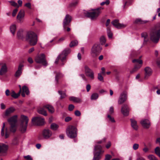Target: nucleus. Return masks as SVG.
<instances>
[{"instance_id": "obj_1", "label": "nucleus", "mask_w": 160, "mask_h": 160, "mask_svg": "<svg viewBox=\"0 0 160 160\" xmlns=\"http://www.w3.org/2000/svg\"><path fill=\"white\" fill-rule=\"evenodd\" d=\"M150 36L153 42H158L160 38V23L157 24L150 30Z\"/></svg>"}, {"instance_id": "obj_2", "label": "nucleus", "mask_w": 160, "mask_h": 160, "mask_svg": "<svg viewBox=\"0 0 160 160\" xmlns=\"http://www.w3.org/2000/svg\"><path fill=\"white\" fill-rule=\"evenodd\" d=\"M26 39L29 42L30 45L31 46L36 45L38 41L37 35L34 32L32 31L27 32Z\"/></svg>"}, {"instance_id": "obj_3", "label": "nucleus", "mask_w": 160, "mask_h": 160, "mask_svg": "<svg viewBox=\"0 0 160 160\" xmlns=\"http://www.w3.org/2000/svg\"><path fill=\"white\" fill-rule=\"evenodd\" d=\"M66 133L68 137L71 138H74L77 136V129L75 126L70 125L66 129Z\"/></svg>"}, {"instance_id": "obj_4", "label": "nucleus", "mask_w": 160, "mask_h": 160, "mask_svg": "<svg viewBox=\"0 0 160 160\" xmlns=\"http://www.w3.org/2000/svg\"><path fill=\"white\" fill-rule=\"evenodd\" d=\"M102 49V48L99 44L95 43L93 44L91 48L90 51L91 57L93 58H96L100 53Z\"/></svg>"}, {"instance_id": "obj_5", "label": "nucleus", "mask_w": 160, "mask_h": 160, "mask_svg": "<svg viewBox=\"0 0 160 160\" xmlns=\"http://www.w3.org/2000/svg\"><path fill=\"white\" fill-rule=\"evenodd\" d=\"M21 123L20 125L19 130L22 133L26 130L28 119L27 116L22 115L21 116Z\"/></svg>"}, {"instance_id": "obj_6", "label": "nucleus", "mask_w": 160, "mask_h": 160, "mask_svg": "<svg viewBox=\"0 0 160 160\" xmlns=\"http://www.w3.org/2000/svg\"><path fill=\"white\" fill-rule=\"evenodd\" d=\"M103 8L100 7L94 10V11L92 12H88L85 13V15L87 17L90 18L92 20L96 19L101 13V10Z\"/></svg>"}, {"instance_id": "obj_7", "label": "nucleus", "mask_w": 160, "mask_h": 160, "mask_svg": "<svg viewBox=\"0 0 160 160\" xmlns=\"http://www.w3.org/2000/svg\"><path fill=\"white\" fill-rule=\"evenodd\" d=\"M70 52V49L69 48L64 49L62 53L58 56L55 61V63L57 64L59 60L62 62L66 59V57Z\"/></svg>"}, {"instance_id": "obj_8", "label": "nucleus", "mask_w": 160, "mask_h": 160, "mask_svg": "<svg viewBox=\"0 0 160 160\" xmlns=\"http://www.w3.org/2000/svg\"><path fill=\"white\" fill-rule=\"evenodd\" d=\"M35 61L37 63H41L43 66L46 67L48 65L44 54L42 53L37 55L35 57Z\"/></svg>"}, {"instance_id": "obj_9", "label": "nucleus", "mask_w": 160, "mask_h": 160, "mask_svg": "<svg viewBox=\"0 0 160 160\" xmlns=\"http://www.w3.org/2000/svg\"><path fill=\"white\" fill-rule=\"evenodd\" d=\"M132 62L134 63L135 66L133 69L130 71L131 73H133L138 70L142 66V61L140 59H134Z\"/></svg>"}, {"instance_id": "obj_10", "label": "nucleus", "mask_w": 160, "mask_h": 160, "mask_svg": "<svg viewBox=\"0 0 160 160\" xmlns=\"http://www.w3.org/2000/svg\"><path fill=\"white\" fill-rule=\"evenodd\" d=\"M85 73L87 76L90 78L91 79H94V73L92 70L87 65L84 67Z\"/></svg>"}, {"instance_id": "obj_11", "label": "nucleus", "mask_w": 160, "mask_h": 160, "mask_svg": "<svg viewBox=\"0 0 160 160\" xmlns=\"http://www.w3.org/2000/svg\"><path fill=\"white\" fill-rule=\"evenodd\" d=\"M32 122L33 123L38 125H42L44 123V119L40 117H35L32 119Z\"/></svg>"}, {"instance_id": "obj_12", "label": "nucleus", "mask_w": 160, "mask_h": 160, "mask_svg": "<svg viewBox=\"0 0 160 160\" xmlns=\"http://www.w3.org/2000/svg\"><path fill=\"white\" fill-rule=\"evenodd\" d=\"M72 19V17L69 14H67L63 22V26L64 29H65L66 27L69 25Z\"/></svg>"}, {"instance_id": "obj_13", "label": "nucleus", "mask_w": 160, "mask_h": 160, "mask_svg": "<svg viewBox=\"0 0 160 160\" xmlns=\"http://www.w3.org/2000/svg\"><path fill=\"white\" fill-rule=\"evenodd\" d=\"M7 145L2 143H0V154L1 156H4L7 153L8 149Z\"/></svg>"}, {"instance_id": "obj_14", "label": "nucleus", "mask_w": 160, "mask_h": 160, "mask_svg": "<svg viewBox=\"0 0 160 160\" xmlns=\"http://www.w3.org/2000/svg\"><path fill=\"white\" fill-rule=\"evenodd\" d=\"M127 99V93L125 91H123L120 94L118 100V104H121L124 102Z\"/></svg>"}, {"instance_id": "obj_15", "label": "nucleus", "mask_w": 160, "mask_h": 160, "mask_svg": "<svg viewBox=\"0 0 160 160\" xmlns=\"http://www.w3.org/2000/svg\"><path fill=\"white\" fill-rule=\"evenodd\" d=\"M121 112L124 116H128L129 112V109L128 106L126 104H124L121 108Z\"/></svg>"}, {"instance_id": "obj_16", "label": "nucleus", "mask_w": 160, "mask_h": 160, "mask_svg": "<svg viewBox=\"0 0 160 160\" xmlns=\"http://www.w3.org/2000/svg\"><path fill=\"white\" fill-rule=\"evenodd\" d=\"M42 134L43 137L45 139L49 138L52 135L51 131L49 129H44L42 132Z\"/></svg>"}, {"instance_id": "obj_17", "label": "nucleus", "mask_w": 160, "mask_h": 160, "mask_svg": "<svg viewBox=\"0 0 160 160\" xmlns=\"http://www.w3.org/2000/svg\"><path fill=\"white\" fill-rule=\"evenodd\" d=\"M141 123L142 126L145 128H148L150 126L149 121L147 119L142 120L141 121Z\"/></svg>"}, {"instance_id": "obj_18", "label": "nucleus", "mask_w": 160, "mask_h": 160, "mask_svg": "<svg viewBox=\"0 0 160 160\" xmlns=\"http://www.w3.org/2000/svg\"><path fill=\"white\" fill-rule=\"evenodd\" d=\"M17 116L14 115L9 118L8 121L10 125L16 124L17 122Z\"/></svg>"}, {"instance_id": "obj_19", "label": "nucleus", "mask_w": 160, "mask_h": 160, "mask_svg": "<svg viewBox=\"0 0 160 160\" xmlns=\"http://www.w3.org/2000/svg\"><path fill=\"white\" fill-rule=\"evenodd\" d=\"M145 72V78L147 79L152 73V70L149 67H147L144 69Z\"/></svg>"}, {"instance_id": "obj_20", "label": "nucleus", "mask_w": 160, "mask_h": 160, "mask_svg": "<svg viewBox=\"0 0 160 160\" xmlns=\"http://www.w3.org/2000/svg\"><path fill=\"white\" fill-rule=\"evenodd\" d=\"M23 65L22 64H20L19 65L18 70L16 72L15 74V76L17 77H19L22 73V71L23 70Z\"/></svg>"}, {"instance_id": "obj_21", "label": "nucleus", "mask_w": 160, "mask_h": 160, "mask_svg": "<svg viewBox=\"0 0 160 160\" xmlns=\"http://www.w3.org/2000/svg\"><path fill=\"white\" fill-rule=\"evenodd\" d=\"M24 11L23 10H21L19 12L17 16V19L18 20L19 22H22V19L24 16Z\"/></svg>"}, {"instance_id": "obj_22", "label": "nucleus", "mask_w": 160, "mask_h": 160, "mask_svg": "<svg viewBox=\"0 0 160 160\" xmlns=\"http://www.w3.org/2000/svg\"><path fill=\"white\" fill-rule=\"evenodd\" d=\"M131 122V125L133 129L135 130H137L138 128V126L137 125V121L133 118L130 119Z\"/></svg>"}, {"instance_id": "obj_23", "label": "nucleus", "mask_w": 160, "mask_h": 160, "mask_svg": "<svg viewBox=\"0 0 160 160\" xmlns=\"http://www.w3.org/2000/svg\"><path fill=\"white\" fill-rule=\"evenodd\" d=\"M7 71V68L5 64H3L0 70V75H2L5 74Z\"/></svg>"}, {"instance_id": "obj_24", "label": "nucleus", "mask_w": 160, "mask_h": 160, "mask_svg": "<svg viewBox=\"0 0 160 160\" xmlns=\"http://www.w3.org/2000/svg\"><path fill=\"white\" fill-rule=\"evenodd\" d=\"M14 108L13 107H11L6 110L5 115L6 116H9L11 113H12L15 111Z\"/></svg>"}, {"instance_id": "obj_25", "label": "nucleus", "mask_w": 160, "mask_h": 160, "mask_svg": "<svg viewBox=\"0 0 160 160\" xmlns=\"http://www.w3.org/2000/svg\"><path fill=\"white\" fill-rule=\"evenodd\" d=\"M141 37L143 38L144 43H146L149 41V38L146 32H143L141 34Z\"/></svg>"}, {"instance_id": "obj_26", "label": "nucleus", "mask_w": 160, "mask_h": 160, "mask_svg": "<svg viewBox=\"0 0 160 160\" xmlns=\"http://www.w3.org/2000/svg\"><path fill=\"white\" fill-rule=\"evenodd\" d=\"M69 100L76 103H80L82 102V100L80 98L73 96L69 97Z\"/></svg>"}, {"instance_id": "obj_27", "label": "nucleus", "mask_w": 160, "mask_h": 160, "mask_svg": "<svg viewBox=\"0 0 160 160\" xmlns=\"http://www.w3.org/2000/svg\"><path fill=\"white\" fill-rule=\"evenodd\" d=\"M24 32L22 30H20L18 32L17 36L19 39H23L24 38Z\"/></svg>"}, {"instance_id": "obj_28", "label": "nucleus", "mask_w": 160, "mask_h": 160, "mask_svg": "<svg viewBox=\"0 0 160 160\" xmlns=\"http://www.w3.org/2000/svg\"><path fill=\"white\" fill-rule=\"evenodd\" d=\"M5 127V123L3 122V126L1 129V135L2 136H4L5 138H8L9 136V134H8L7 132H6L5 135H4V128Z\"/></svg>"}, {"instance_id": "obj_29", "label": "nucleus", "mask_w": 160, "mask_h": 160, "mask_svg": "<svg viewBox=\"0 0 160 160\" xmlns=\"http://www.w3.org/2000/svg\"><path fill=\"white\" fill-rule=\"evenodd\" d=\"M54 73H56V75L55 77V81L57 83H58V79L60 78L63 77L64 75L60 72H54Z\"/></svg>"}, {"instance_id": "obj_30", "label": "nucleus", "mask_w": 160, "mask_h": 160, "mask_svg": "<svg viewBox=\"0 0 160 160\" xmlns=\"http://www.w3.org/2000/svg\"><path fill=\"white\" fill-rule=\"evenodd\" d=\"M45 107L44 106L42 108H40L38 109V111L39 114H42L45 116H47V113L46 111L44 110V108Z\"/></svg>"}, {"instance_id": "obj_31", "label": "nucleus", "mask_w": 160, "mask_h": 160, "mask_svg": "<svg viewBox=\"0 0 160 160\" xmlns=\"http://www.w3.org/2000/svg\"><path fill=\"white\" fill-rule=\"evenodd\" d=\"M21 93V91H19L18 93H16L14 91L12 90L10 93V95L12 98H17L20 96Z\"/></svg>"}, {"instance_id": "obj_32", "label": "nucleus", "mask_w": 160, "mask_h": 160, "mask_svg": "<svg viewBox=\"0 0 160 160\" xmlns=\"http://www.w3.org/2000/svg\"><path fill=\"white\" fill-rule=\"evenodd\" d=\"M44 107L47 108L49 112L51 113H53L54 112V109L53 107L50 105H47L44 106Z\"/></svg>"}, {"instance_id": "obj_33", "label": "nucleus", "mask_w": 160, "mask_h": 160, "mask_svg": "<svg viewBox=\"0 0 160 160\" xmlns=\"http://www.w3.org/2000/svg\"><path fill=\"white\" fill-rule=\"evenodd\" d=\"M16 29V26L15 24H12L10 26V32L13 35L15 34Z\"/></svg>"}, {"instance_id": "obj_34", "label": "nucleus", "mask_w": 160, "mask_h": 160, "mask_svg": "<svg viewBox=\"0 0 160 160\" xmlns=\"http://www.w3.org/2000/svg\"><path fill=\"white\" fill-rule=\"evenodd\" d=\"M100 152H94L93 160H99L100 158Z\"/></svg>"}, {"instance_id": "obj_35", "label": "nucleus", "mask_w": 160, "mask_h": 160, "mask_svg": "<svg viewBox=\"0 0 160 160\" xmlns=\"http://www.w3.org/2000/svg\"><path fill=\"white\" fill-rule=\"evenodd\" d=\"M58 125L55 123H53L51 125L50 128L53 130H56L58 129Z\"/></svg>"}, {"instance_id": "obj_36", "label": "nucleus", "mask_w": 160, "mask_h": 160, "mask_svg": "<svg viewBox=\"0 0 160 160\" xmlns=\"http://www.w3.org/2000/svg\"><path fill=\"white\" fill-rule=\"evenodd\" d=\"M22 92H25L27 95H28L29 93L28 89L26 86H24L22 87Z\"/></svg>"}, {"instance_id": "obj_37", "label": "nucleus", "mask_w": 160, "mask_h": 160, "mask_svg": "<svg viewBox=\"0 0 160 160\" xmlns=\"http://www.w3.org/2000/svg\"><path fill=\"white\" fill-rule=\"evenodd\" d=\"M101 148L102 147L100 145H96L94 147V151L96 152L97 151V152H100V153H101Z\"/></svg>"}, {"instance_id": "obj_38", "label": "nucleus", "mask_w": 160, "mask_h": 160, "mask_svg": "<svg viewBox=\"0 0 160 160\" xmlns=\"http://www.w3.org/2000/svg\"><path fill=\"white\" fill-rule=\"evenodd\" d=\"M98 97V94L96 93H93L91 96V99L92 100L97 99Z\"/></svg>"}, {"instance_id": "obj_39", "label": "nucleus", "mask_w": 160, "mask_h": 160, "mask_svg": "<svg viewBox=\"0 0 160 160\" xmlns=\"http://www.w3.org/2000/svg\"><path fill=\"white\" fill-rule=\"evenodd\" d=\"M78 44V42L76 40H75L72 41L69 44V46L70 47L75 46L77 45Z\"/></svg>"}, {"instance_id": "obj_40", "label": "nucleus", "mask_w": 160, "mask_h": 160, "mask_svg": "<svg viewBox=\"0 0 160 160\" xmlns=\"http://www.w3.org/2000/svg\"><path fill=\"white\" fill-rule=\"evenodd\" d=\"M107 32L108 38H112V33L111 32L110 28L109 27L107 28Z\"/></svg>"}, {"instance_id": "obj_41", "label": "nucleus", "mask_w": 160, "mask_h": 160, "mask_svg": "<svg viewBox=\"0 0 160 160\" xmlns=\"http://www.w3.org/2000/svg\"><path fill=\"white\" fill-rule=\"evenodd\" d=\"M58 92L60 95V98L61 99L64 98L66 96L65 93L61 91H58Z\"/></svg>"}, {"instance_id": "obj_42", "label": "nucleus", "mask_w": 160, "mask_h": 160, "mask_svg": "<svg viewBox=\"0 0 160 160\" xmlns=\"http://www.w3.org/2000/svg\"><path fill=\"white\" fill-rule=\"evenodd\" d=\"M155 153L160 157V148L158 147H157L155 149Z\"/></svg>"}, {"instance_id": "obj_43", "label": "nucleus", "mask_w": 160, "mask_h": 160, "mask_svg": "<svg viewBox=\"0 0 160 160\" xmlns=\"http://www.w3.org/2000/svg\"><path fill=\"white\" fill-rule=\"evenodd\" d=\"M16 124H12V125H11V127L10 128V130L12 132H15L16 131Z\"/></svg>"}, {"instance_id": "obj_44", "label": "nucleus", "mask_w": 160, "mask_h": 160, "mask_svg": "<svg viewBox=\"0 0 160 160\" xmlns=\"http://www.w3.org/2000/svg\"><path fill=\"white\" fill-rule=\"evenodd\" d=\"M126 27V25L120 23L118 22V25H116L115 27L118 29H120L124 28Z\"/></svg>"}, {"instance_id": "obj_45", "label": "nucleus", "mask_w": 160, "mask_h": 160, "mask_svg": "<svg viewBox=\"0 0 160 160\" xmlns=\"http://www.w3.org/2000/svg\"><path fill=\"white\" fill-rule=\"evenodd\" d=\"M148 158L149 160H158L156 158L152 155H150L148 156Z\"/></svg>"}, {"instance_id": "obj_46", "label": "nucleus", "mask_w": 160, "mask_h": 160, "mask_svg": "<svg viewBox=\"0 0 160 160\" xmlns=\"http://www.w3.org/2000/svg\"><path fill=\"white\" fill-rule=\"evenodd\" d=\"M100 41L102 45L104 44L106 42V39L103 36H102L100 39Z\"/></svg>"}, {"instance_id": "obj_47", "label": "nucleus", "mask_w": 160, "mask_h": 160, "mask_svg": "<svg viewBox=\"0 0 160 160\" xmlns=\"http://www.w3.org/2000/svg\"><path fill=\"white\" fill-rule=\"evenodd\" d=\"M98 79L101 81H103V78L102 75V74L101 73H99L98 74Z\"/></svg>"}, {"instance_id": "obj_48", "label": "nucleus", "mask_w": 160, "mask_h": 160, "mask_svg": "<svg viewBox=\"0 0 160 160\" xmlns=\"http://www.w3.org/2000/svg\"><path fill=\"white\" fill-rule=\"evenodd\" d=\"M79 1L77 0L75 2H73L71 3L69 6L70 7H74L77 5Z\"/></svg>"}, {"instance_id": "obj_49", "label": "nucleus", "mask_w": 160, "mask_h": 160, "mask_svg": "<svg viewBox=\"0 0 160 160\" xmlns=\"http://www.w3.org/2000/svg\"><path fill=\"white\" fill-rule=\"evenodd\" d=\"M108 118L109 119V120L112 122H115V120L113 117H111L110 115H108Z\"/></svg>"}, {"instance_id": "obj_50", "label": "nucleus", "mask_w": 160, "mask_h": 160, "mask_svg": "<svg viewBox=\"0 0 160 160\" xmlns=\"http://www.w3.org/2000/svg\"><path fill=\"white\" fill-rule=\"evenodd\" d=\"M11 5L15 7H17L18 8L19 7V6L18 5L17 3L13 1H11L10 2Z\"/></svg>"}, {"instance_id": "obj_51", "label": "nucleus", "mask_w": 160, "mask_h": 160, "mask_svg": "<svg viewBox=\"0 0 160 160\" xmlns=\"http://www.w3.org/2000/svg\"><path fill=\"white\" fill-rule=\"evenodd\" d=\"M118 23V20H115L112 22V24L115 27L117 25Z\"/></svg>"}, {"instance_id": "obj_52", "label": "nucleus", "mask_w": 160, "mask_h": 160, "mask_svg": "<svg viewBox=\"0 0 160 160\" xmlns=\"http://www.w3.org/2000/svg\"><path fill=\"white\" fill-rule=\"evenodd\" d=\"M110 3V1L109 0H106L105 2H101L100 4V5L101 6H103L104 4H106L107 5H108Z\"/></svg>"}, {"instance_id": "obj_53", "label": "nucleus", "mask_w": 160, "mask_h": 160, "mask_svg": "<svg viewBox=\"0 0 160 160\" xmlns=\"http://www.w3.org/2000/svg\"><path fill=\"white\" fill-rule=\"evenodd\" d=\"M139 148V144L137 143H135L133 146V149L134 150H137Z\"/></svg>"}, {"instance_id": "obj_54", "label": "nucleus", "mask_w": 160, "mask_h": 160, "mask_svg": "<svg viewBox=\"0 0 160 160\" xmlns=\"http://www.w3.org/2000/svg\"><path fill=\"white\" fill-rule=\"evenodd\" d=\"M114 112V108L112 107H111L110 108L109 111V113L110 114H112Z\"/></svg>"}, {"instance_id": "obj_55", "label": "nucleus", "mask_w": 160, "mask_h": 160, "mask_svg": "<svg viewBox=\"0 0 160 160\" xmlns=\"http://www.w3.org/2000/svg\"><path fill=\"white\" fill-rule=\"evenodd\" d=\"M112 158V156L109 154H107L105 156L104 160H110Z\"/></svg>"}, {"instance_id": "obj_56", "label": "nucleus", "mask_w": 160, "mask_h": 160, "mask_svg": "<svg viewBox=\"0 0 160 160\" xmlns=\"http://www.w3.org/2000/svg\"><path fill=\"white\" fill-rule=\"evenodd\" d=\"M74 108V106L72 104H70L68 106V110L70 111H72Z\"/></svg>"}, {"instance_id": "obj_57", "label": "nucleus", "mask_w": 160, "mask_h": 160, "mask_svg": "<svg viewBox=\"0 0 160 160\" xmlns=\"http://www.w3.org/2000/svg\"><path fill=\"white\" fill-rule=\"evenodd\" d=\"M18 11V8H16L14 9L13 10L12 13V16L13 17H14L16 15V13H17V12Z\"/></svg>"}, {"instance_id": "obj_58", "label": "nucleus", "mask_w": 160, "mask_h": 160, "mask_svg": "<svg viewBox=\"0 0 160 160\" xmlns=\"http://www.w3.org/2000/svg\"><path fill=\"white\" fill-rule=\"evenodd\" d=\"M75 114L77 116H79L81 115V113L78 110H76L75 112Z\"/></svg>"}, {"instance_id": "obj_59", "label": "nucleus", "mask_w": 160, "mask_h": 160, "mask_svg": "<svg viewBox=\"0 0 160 160\" xmlns=\"http://www.w3.org/2000/svg\"><path fill=\"white\" fill-rule=\"evenodd\" d=\"M141 20L142 19L140 18H137L135 21L134 22L136 23L140 24Z\"/></svg>"}, {"instance_id": "obj_60", "label": "nucleus", "mask_w": 160, "mask_h": 160, "mask_svg": "<svg viewBox=\"0 0 160 160\" xmlns=\"http://www.w3.org/2000/svg\"><path fill=\"white\" fill-rule=\"evenodd\" d=\"M24 158H25L28 160H32V159L31 156L29 155L24 156Z\"/></svg>"}, {"instance_id": "obj_61", "label": "nucleus", "mask_w": 160, "mask_h": 160, "mask_svg": "<svg viewBox=\"0 0 160 160\" xmlns=\"http://www.w3.org/2000/svg\"><path fill=\"white\" fill-rule=\"evenodd\" d=\"M91 88V86L90 84H88L86 85V88L87 92H88L90 91Z\"/></svg>"}, {"instance_id": "obj_62", "label": "nucleus", "mask_w": 160, "mask_h": 160, "mask_svg": "<svg viewBox=\"0 0 160 160\" xmlns=\"http://www.w3.org/2000/svg\"><path fill=\"white\" fill-rule=\"evenodd\" d=\"M25 6L28 7L29 9H31V4L30 2H28L25 4Z\"/></svg>"}, {"instance_id": "obj_63", "label": "nucleus", "mask_w": 160, "mask_h": 160, "mask_svg": "<svg viewBox=\"0 0 160 160\" xmlns=\"http://www.w3.org/2000/svg\"><path fill=\"white\" fill-rule=\"evenodd\" d=\"M72 118L70 117H68L65 118V121L66 122H68L71 120Z\"/></svg>"}, {"instance_id": "obj_64", "label": "nucleus", "mask_w": 160, "mask_h": 160, "mask_svg": "<svg viewBox=\"0 0 160 160\" xmlns=\"http://www.w3.org/2000/svg\"><path fill=\"white\" fill-rule=\"evenodd\" d=\"M79 76L82 77V79L86 81V79L85 75L83 74H81L79 75Z\"/></svg>"}]
</instances>
